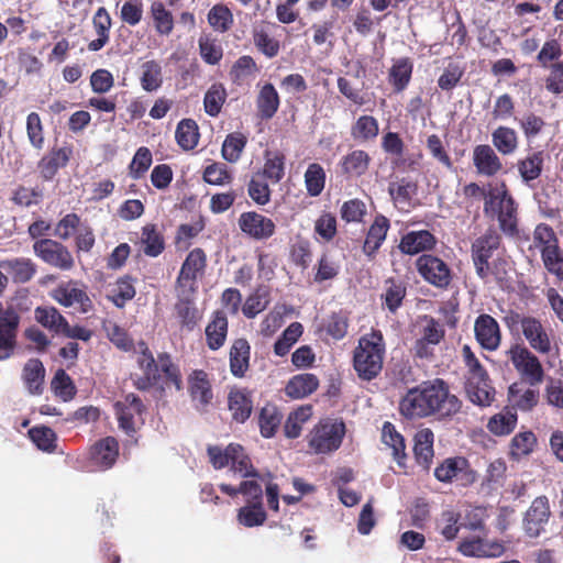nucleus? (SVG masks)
Segmentation results:
<instances>
[{"instance_id": "obj_38", "label": "nucleus", "mask_w": 563, "mask_h": 563, "mask_svg": "<svg viewBox=\"0 0 563 563\" xmlns=\"http://www.w3.org/2000/svg\"><path fill=\"white\" fill-rule=\"evenodd\" d=\"M92 24L98 37L89 42L88 49L91 52H98L109 42V33L112 25L111 16L104 7H100L96 11L92 18Z\"/></svg>"}, {"instance_id": "obj_51", "label": "nucleus", "mask_w": 563, "mask_h": 563, "mask_svg": "<svg viewBox=\"0 0 563 563\" xmlns=\"http://www.w3.org/2000/svg\"><path fill=\"white\" fill-rule=\"evenodd\" d=\"M140 84L143 90L153 92L163 85V69L157 60H147L141 65Z\"/></svg>"}, {"instance_id": "obj_30", "label": "nucleus", "mask_w": 563, "mask_h": 563, "mask_svg": "<svg viewBox=\"0 0 563 563\" xmlns=\"http://www.w3.org/2000/svg\"><path fill=\"white\" fill-rule=\"evenodd\" d=\"M286 157L280 151H265L264 165L255 172L256 175L265 180L276 185L282 181L285 176Z\"/></svg>"}, {"instance_id": "obj_31", "label": "nucleus", "mask_w": 563, "mask_h": 563, "mask_svg": "<svg viewBox=\"0 0 563 563\" xmlns=\"http://www.w3.org/2000/svg\"><path fill=\"white\" fill-rule=\"evenodd\" d=\"M260 433L265 439L273 438L283 421V413L278 407L272 402L265 404L256 415Z\"/></svg>"}, {"instance_id": "obj_6", "label": "nucleus", "mask_w": 563, "mask_h": 563, "mask_svg": "<svg viewBox=\"0 0 563 563\" xmlns=\"http://www.w3.org/2000/svg\"><path fill=\"white\" fill-rule=\"evenodd\" d=\"M533 242L539 249L545 269L559 280H563V250L553 228L539 223L533 230Z\"/></svg>"}, {"instance_id": "obj_52", "label": "nucleus", "mask_w": 563, "mask_h": 563, "mask_svg": "<svg viewBox=\"0 0 563 563\" xmlns=\"http://www.w3.org/2000/svg\"><path fill=\"white\" fill-rule=\"evenodd\" d=\"M269 289L266 286H258L245 300L242 311L249 318H255L264 311L269 303Z\"/></svg>"}, {"instance_id": "obj_56", "label": "nucleus", "mask_w": 563, "mask_h": 563, "mask_svg": "<svg viewBox=\"0 0 563 563\" xmlns=\"http://www.w3.org/2000/svg\"><path fill=\"white\" fill-rule=\"evenodd\" d=\"M236 519L240 525L246 528H253L262 526L266 519L267 515L263 507V503L257 504H247L241 507L238 511Z\"/></svg>"}, {"instance_id": "obj_14", "label": "nucleus", "mask_w": 563, "mask_h": 563, "mask_svg": "<svg viewBox=\"0 0 563 563\" xmlns=\"http://www.w3.org/2000/svg\"><path fill=\"white\" fill-rule=\"evenodd\" d=\"M434 477L441 483L461 481L463 485H471L476 479V473L472 470L468 460L464 456H453L443 460L434 468Z\"/></svg>"}, {"instance_id": "obj_10", "label": "nucleus", "mask_w": 563, "mask_h": 563, "mask_svg": "<svg viewBox=\"0 0 563 563\" xmlns=\"http://www.w3.org/2000/svg\"><path fill=\"white\" fill-rule=\"evenodd\" d=\"M34 254L45 264L60 271H70L75 266L71 252L62 242L41 239L33 244Z\"/></svg>"}, {"instance_id": "obj_33", "label": "nucleus", "mask_w": 563, "mask_h": 563, "mask_svg": "<svg viewBox=\"0 0 563 563\" xmlns=\"http://www.w3.org/2000/svg\"><path fill=\"white\" fill-rule=\"evenodd\" d=\"M205 332L207 345L210 350L217 351L222 347L228 335V318L225 313L221 310L214 311Z\"/></svg>"}, {"instance_id": "obj_7", "label": "nucleus", "mask_w": 563, "mask_h": 563, "mask_svg": "<svg viewBox=\"0 0 563 563\" xmlns=\"http://www.w3.org/2000/svg\"><path fill=\"white\" fill-rule=\"evenodd\" d=\"M345 430L342 420H320L307 435L308 446L316 454L336 451L342 444Z\"/></svg>"}, {"instance_id": "obj_23", "label": "nucleus", "mask_w": 563, "mask_h": 563, "mask_svg": "<svg viewBox=\"0 0 563 563\" xmlns=\"http://www.w3.org/2000/svg\"><path fill=\"white\" fill-rule=\"evenodd\" d=\"M472 161L477 174L485 177H494L504 168L500 157L488 144L476 145L473 150Z\"/></svg>"}, {"instance_id": "obj_12", "label": "nucleus", "mask_w": 563, "mask_h": 563, "mask_svg": "<svg viewBox=\"0 0 563 563\" xmlns=\"http://www.w3.org/2000/svg\"><path fill=\"white\" fill-rule=\"evenodd\" d=\"M500 245V236L495 230H487L472 244V260L476 274L485 279L490 274L489 258Z\"/></svg>"}, {"instance_id": "obj_13", "label": "nucleus", "mask_w": 563, "mask_h": 563, "mask_svg": "<svg viewBox=\"0 0 563 563\" xmlns=\"http://www.w3.org/2000/svg\"><path fill=\"white\" fill-rule=\"evenodd\" d=\"M238 225L243 234L255 241L269 240L277 229L272 218L255 210L242 212L238 219Z\"/></svg>"}, {"instance_id": "obj_35", "label": "nucleus", "mask_w": 563, "mask_h": 563, "mask_svg": "<svg viewBox=\"0 0 563 563\" xmlns=\"http://www.w3.org/2000/svg\"><path fill=\"white\" fill-rule=\"evenodd\" d=\"M319 387V378L312 373H302L292 376L286 387L285 393L292 399L305 398L314 393Z\"/></svg>"}, {"instance_id": "obj_17", "label": "nucleus", "mask_w": 563, "mask_h": 563, "mask_svg": "<svg viewBox=\"0 0 563 563\" xmlns=\"http://www.w3.org/2000/svg\"><path fill=\"white\" fill-rule=\"evenodd\" d=\"M474 335L483 350L497 351L501 344L503 333L497 320L488 314L481 313L474 321Z\"/></svg>"}, {"instance_id": "obj_47", "label": "nucleus", "mask_w": 563, "mask_h": 563, "mask_svg": "<svg viewBox=\"0 0 563 563\" xmlns=\"http://www.w3.org/2000/svg\"><path fill=\"white\" fill-rule=\"evenodd\" d=\"M492 143L501 155H511L518 148V134L512 128L500 125L493 131Z\"/></svg>"}, {"instance_id": "obj_4", "label": "nucleus", "mask_w": 563, "mask_h": 563, "mask_svg": "<svg viewBox=\"0 0 563 563\" xmlns=\"http://www.w3.org/2000/svg\"><path fill=\"white\" fill-rule=\"evenodd\" d=\"M386 342L380 330L372 329L371 332L362 335L352 356V366L358 379L362 382L376 379L384 368Z\"/></svg>"}, {"instance_id": "obj_1", "label": "nucleus", "mask_w": 563, "mask_h": 563, "mask_svg": "<svg viewBox=\"0 0 563 563\" xmlns=\"http://www.w3.org/2000/svg\"><path fill=\"white\" fill-rule=\"evenodd\" d=\"M462 408V399L439 377L409 388L398 407L399 413L408 420L434 418L438 421H451Z\"/></svg>"}, {"instance_id": "obj_49", "label": "nucleus", "mask_w": 563, "mask_h": 563, "mask_svg": "<svg viewBox=\"0 0 563 563\" xmlns=\"http://www.w3.org/2000/svg\"><path fill=\"white\" fill-rule=\"evenodd\" d=\"M537 443L538 440L533 431H520L510 441L509 456L519 461L521 457L530 455Z\"/></svg>"}, {"instance_id": "obj_58", "label": "nucleus", "mask_w": 563, "mask_h": 563, "mask_svg": "<svg viewBox=\"0 0 563 563\" xmlns=\"http://www.w3.org/2000/svg\"><path fill=\"white\" fill-rule=\"evenodd\" d=\"M247 195L251 200L257 206H266L272 200V189L269 184L264 178L255 173L251 176L247 185Z\"/></svg>"}, {"instance_id": "obj_26", "label": "nucleus", "mask_w": 563, "mask_h": 563, "mask_svg": "<svg viewBox=\"0 0 563 563\" xmlns=\"http://www.w3.org/2000/svg\"><path fill=\"white\" fill-rule=\"evenodd\" d=\"M547 153L543 150L532 151L523 158L518 159L516 166L521 180L532 187L533 183L543 173Z\"/></svg>"}, {"instance_id": "obj_44", "label": "nucleus", "mask_w": 563, "mask_h": 563, "mask_svg": "<svg viewBox=\"0 0 563 563\" xmlns=\"http://www.w3.org/2000/svg\"><path fill=\"white\" fill-rule=\"evenodd\" d=\"M412 70L413 64L409 57L395 60L388 74V81L395 92H401L407 88L411 80Z\"/></svg>"}, {"instance_id": "obj_3", "label": "nucleus", "mask_w": 563, "mask_h": 563, "mask_svg": "<svg viewBox=\"0 0 563 563\" xmlns=\"http://www.w3.org/2000/svg\"><path fill=\"white\" fill-rule=\"evenodd\" d=\"M503 322L510 334L522 335L528 347L540 355H549L556 346L555 333L547 320L509 309Z\"/></svg>"}, {"instance_id": "obj_32", "label": "nucleus", "mask_w": 563, "mask_h": 563, "mask_svg": "<svg viewBox=\"0 0 563 563\" xmlns=\"http://www.w3.org/2000/svg\"><path fill=\"white\" fill-rule=\"evenodd\" d=\"M0 268L4 269L15 284H25L36 274V264L25 257L1 261Z\"/></svg>"}, {"instance_id": "obj_43", "label": "nucleus", "mask_w": 563, "mask_h": 563, "mask_svg": "<svg viewBox=\"0 0 563 563\" xmlns=\"http://www.w3.org/2000/svg\"><path fill=\"white\" fill-rule=\"evenodd\" d=\"M34 318L43 328L55 334H60L64 327L67 325V319L53 306L35 308Z\"/></svg>"}, {"instance_id": "obj_5", "label": "nucleus", "mask_w": 563, "mask_h": 563, "mask_svg": "<svg viewBox=\"0 0 563 563\" xmlns=\"http://www.w3.org/2000/svg\"><path fill=\"white\" fill-rule=\"evenodd\" d=\"M136 364L142 375L133 378V386L141 391H148L164 379V383L173 385L176 390L183 389V377L179 366L174 363L167 352L158 353L157 358L147 355L144 358H136Z\"/></svg>"}, {"instance_id": "obj_62", "label": "nucleus", "mask_w": 563, "mask_h": 563, "mask_svg": "<svg viewBox=\"0 0 563 563\" xmlns=\"http://www.w3.org/2000/svg\"><path fill=\"white\" fill-rule=\"evenodd\" d=\"M253 42L255 47L267 58H274L279 54V41L271 36L264 29H255L253 31Z\"/></svg>"}, {"instance_id": "obj_63", "label": "nucleus", "mask_w": 563, "mask_h": 563, "mask_svg": "<svg viewBox=\"0 0 563 563\" xmlns=\"http://www.w3.org/2000/svg\"><path fill=\"white\" fill-rule=\"evenodd\" d=\"M29 437L37 449L45 452H54L56 449V433L48 427H33L29 430Z\"/></svg>"}, {"instance_id": "obj_2", "label": "nucleus", "mask_w": 563, "mask_h": 563, "mask_svg": "<svg viewBox=\"0 0 563 563\" xmlns=\"http://www.w3.org/2000/svg\"><path fill=\"white\" fill-rule=\"evenodd\" d=\"M462 191L467 205L484 199V214L497 219L505 234L515 235L518 232V205L505 184L501 189L495 188L486 192L477 183H470Z\"/></svg>"}, {"instance_id": "obj_9", "label": "nucleus", "mask_w": 563, "mask_h": 563, "mask_svg": "<svg viewBox=\"0 0 563 563\" xmlns=\"http://www.w3.org/2000/svg\"><path fill=\"white\" fill-rule=\"evenodd\" d=\"M416 269L420 277L440 290H448L454 274L449 264L433 254H422L416 260Z\"/></svg>"}, {"instance_id": "obj_39", "label": "nucleus", "mask_w": 563, "mask_h": 563, "mask_svg": "<svg viewBox=\"0 0 563 563\" xmlns=\"http://www.w3.org/2000/svg\"><path fill=\"white\" fill-rule=\"evenodd\" d=\"M140 244L143 253L148 257H157L165 250L164 235L154 223H147L142 228Z\"/></svg>"}, {"instance_id": "obj_25", "label": "nucleus", "mask_w": 563, "mask_h": 563, "mask_svg": "<svg viewBox=\"0 0 563 563\" xmlns=\"http://www.w3.org/2000/svg\"><path fill=\"white\" fill-rule=\"evenodd\" d=\"M437 242L434 234L428 230L409 231L401 236L398 249L402 254L417 255L432 251Z\"/></svg>"}, {"instance_id": "obj_55", "label": "nucleus", "mask_w": 563, "mask_h": 563, "mask_svg": "<svg viewBox=\"0 0 563 563\" xmlns=\"http://www.w3.org/2000/svg\"><path fill=\"white\" fill-rule=\"evenodd\" d=\"M247 144V137L241 132L228 134L223 141L221 154L229 163H236Z\"/></svg>"}, {"instance_id": "obj_46", "label": "nucleus", "mask_w": 563, "mask_h": 563, "mask_svg": "<svg viewBox=\"0 0 563 563\" xmlns=\"http://www.w3.org/2000/svg\"><path fill=\"white\" fill-rule=\"evenodd\" d=\"M175 139L181 150H194L198 145L200 139L197 122L194 119L180 120L176 126Z\"/></svg>"}, {"instance_id": "obj_42", "label": "nucleus", "mask_w": 563, "mask_h": 563, "mask_svg": "<svg viewBox=\"0 0 563 563\" xmlns=\"http://www.w3.org/2000/svg\"><path fill=\"white\" fill-rule=\"evenodd\" d=\"M45 377V368L38 358H30L22 373L23 382L32 395H40L43 393V383Z\"/></svg>"}, {"instance_id": "obj_54", "label": "nucleus", "mask_w": 563, "mask_h": 563, "mask_svg": "<svg viewBox=\"0 0 563 563\" xmlns=\"http://www.w3.org/2000/svg\"><path fill=\"white\" fill-rule=\"evenodd\" d=\"M209 25L219 33L228 32L234 22L233 14L228 5L223 3L214 4L207 14Z\"/></svg>"}, {"instance_id": "obj_57", "label": "nucleus", "mask_w": 563, "mask_h": 563, "mask_svg": "<svg viewBox=\"0 0 563 563\" xmlns=\"http://www.w3.org/2000/svg\"><path fill=\"white\" fill-rule=\"evenodd\" d=\"M227 90L222 84H212L203 98V108L208 115L217 117L227 100Z\"/></svg>"}, {"instance_id": "obj_15", "label": "nucleus", "mask_w": 563, "mask_h": 563, "mask_svg": "<svg viewBox=\"0 0 563 563\" xmlns=\"http://www.w3.org/2000/svg\"><path fill=\"white\" fill-rule=\"evenodd\" d=\"M52 298L63 307H73L78 305L81 313L89 312L93 305L89 298L86 286L77 280H68L59 284L52 291Z\"/></svg>"}, {"instance_id": "obj_19", "label": "nucleus", "mask_w": 563, "mask_h": 563, "mask_svg": "<svg viewBox=\"0 0 563 563\" xmlns=\"http://www.w3.org/2000/svg\"><path fill=\"white\" fill-rule=\"evenodd\" d=\"M73 154V145L52 146L37 163L41 178L45 181L53 180L58 170L68 165Z\"/></svg>"}, {"instance_id": "obj_28", "label": "nucleus", "mask_w": 563, "mask_h": 563, "mask_svg": "<svg viewBox=\"0 0 563 563\" xmlns=\"http://www.w3.org/2000/svg\"><path fill=\"white\" fill-rule=\"evenodd\" d=\"M251 345L246 339L240 338L233 341L229 358L230 371L234 377L242 378L250 367Z\"/></svg>"}, {"instance_id": "obj_20", "label": "nucleus", "mask_w": 563, "mask_h": 563, "mask_svg": "<svg viewBox=\"0 0 563 563\" xmlns=\"http://www.w3.org/2000/svg\"><path fill=\"white\" fill-rule=\"evenodd\" d=\"M207 266V255L200 247L191 250L179 271L176 285L180 288L194 289L199 276H201Z\"/></svg>"}, {"instance_id": "obj_22", "label": "nucleus", "mask_w": 563, "mask_h": 563, "mask_svg": "<svg viewBox=\"0 0 563 563\" xmlns=\"http://www.w3.org/2000/svg\"><path fill=\"white\" fill-rule=\"evenodd\" d=\"M390 229V221L384 214H376L369 228L366 231L365 240L362 246L363 253L368 260H374L378 250L384 244L387 233Z\"/></svg>"}, {"instance_id": "obj_36", "label": "nucleus", "mask_w": 563, "mask_h": 563, "mask_svg": "<svg viewBox=\"0 0 563 563\" xmlns=\"http://www.w3.org/2000/svg\"><path fill=\"white\" fill-rule=\"evenodd\" d=\"M279 104L280 98L274 85L265 84L256 97L257 115L262 120H269L277 113Z\"/></svg>"}, {"instance_id": "obj_64", "label": "nucleus", "mask_w": 563, "mask_h": 563, "mask_svg": "<svg viewBox=\"0 0 563 563\" xmlns=\"http://www.w3.org/2000/svg\"><path fill=\"white\" fill-rule=\"evenodd\" d=\"M386 284L387 287L383 295L384 305L390 312H396L406 297V286L394 279H388Z\"/></svg>"}, {"instance_id": "obj_16", "label": "nucleus", "mask_w": 563, "mask_h": 563, "mask_svg": "<svg viewBox=\"0 0 563 563\" xmlns=\"http://www.w3.org/2000/svg\"><path fill=\"white\" fill-rule=\"evenodd\" d=\"M551 517L549 498L545 495L534 498L523 517V529L528 537L538 538L545 531Z\"/></svg>"}, {"instance_id": "obj_18", "label": "nucleus", "mask_w": 563, "mask_h": 563, "mask_svg": "<svg viewBox=\"0 0 563 563\" xmlns=\"http://www.w3.org/2000/svg\"><path fill=\"white\" fill-rule=\"evenodd\" d=\"M188 393L195 408L200 411H207L213 399L212 385L209 374L203 369H194L187 378Z\"/></svg>"}, {"instance_id": "obj_40", "label": "nucleus", "mask_w": 563, "mask_h": 563, "mask_svg": "<svg viewBox=\"0 0 563 563\" xmlns=\"http://www.w3.org/2000/svg\"><path fill=\"white\" fill-rule=\"evenodd\" d=\"M371 163V156L364 150H353L344 155L340 161V167L344 175L349 177H360L364 175Z\"/></svg>"}, {"instance_id": "obj_21", "label": "nucleus", "mask_w": 563, "mask_h": 563, "mask_svg": "<svg viewBox=\"0 0 563 563\" xmlns=\"http://www.w3.org/2000/svg\"><path fill=\"white\" fill-rule=\"evenodd\" d=\"M114 411L118 418L119 427L128 434L135 432V416H142L145 412V406L142 399L131 393L125 395L123 400L117 401Z\"/></svg>"}, {"instance_id": "obj_48", "label": "nucleus", "mask_w": 563, "mask_h": 563, "mask_svg": "<svg viewBox=\"0 0 563 563\" xmlns=\"http://www.w3.org/2000/svg\"><path fill=\"white\" fill-rule=\"evenodd\" d=\"M459 550L465 556H498L504 552V547L498 542L488 545L478 538L462 541Z\"/></svg>"}, {"instance_id": "obj_29", "label": "nucleus", "mask_w": 563, "mask_h": 563, "mask_svg": "<svg viewBox=\"0 0 563 563\" xmlns=\"http://www.w3.org/2000/svg\"><path fill=\"white\" fill-rule=\"evenodd\" d=\"M434 434L429 428L419 430L415 435L413 454L417 463L423 470L429 471L433 461Z\"/></svg>"}, {"instance_id": "obj_53", "label": "nucleus", "mask_w": 563, "mask_h": 563, "mask_svg": "<svg viewBox=\"0 0 563 563\" xmlns=\"http://www.w3.org/2000/svg\"><path fill=\"white\" fill-rule=\"evenodd\" d=\"M199 54L208 65H218L223 57V48L219 41L210 34H202L198 40Z\"/></svg>"}, {"instance_id": "obj_45", "label": "nucleus", "mask_w": 563, "mask_h": 563, "mask_svg": "<svg viewBox=\"0 0 563 563\" xmlns=\"http://www.w3.org/2000/svg\"><path fill=\"white\" fill-rule=\"evenodd\" d=\"M229 410L233 420L244 423L251 416L253 401L245 390H232L228 397Z\"/></svg>"}, {"instance_id": "obj_11", "label": "nucleus", "mask_w": 563, "mask_h": 563, "mask_svg": "<svg viewBox=\"0 0 563 563\" xmlns=\"http://www.w3.org/2000/svg\"><path fill=\"white\" fill-rule=\"evenodd\" d=\"M20 321L21 317L13 307L4 309L0 302V362L15 354Z\"/></svg>"}, {"instance_id": "obj_34", "label": "nucleus", "mask_w": 563, "mask_h": 563, "mask_svg": "<svg viewBox=\"0 0 563 563\" xmlns=\"http://www.w3.org/2000/svg\"><path fill=\"white\" fill-rule=\"evenodd\" d=\"M539 391L532 388H525L520 383H514L508 388V398L512 410L530 411L539 401Z\"/></svg>"}, {"instance_id": "obj_60", "label": "nucleus", "mask_w": 563, "mask_h": 563, "mask_svg": "<svg viewBox=\"0 0 563 563\" xmlns=\"http://www.w3.org/2000/svg\"><path fill=\"white\" fill-rule=\"evenodd\" d=\"M151 15L157 33L169 35L174 29V18L170 11L165 8L161 1H154L151 4Z\"/></svg>"}, {"instance_id": "obj_61", "label": "nucleus", "mask_w": 563, "mask_h": 563, "mask_svg": "<svg viewBox=\"0 0 563 563\" xmlns=\"http://www.w3.org/2000/svg\"><path fill=\"white\" fill-rule=\"evenodd\" d=\"M305 185L309 196L317 197L324 189L325 172L318 163H311L305 173Z\"/></svg>"}, {"instance_id": "obj_41", "label": "nucleus", "mask_w": 563, "mask_h": 563, "mask_svg": "<svg viewBox=\"0 0 563 563\" xmlns=\"http://www.w3.org/2000/svg\"><path fill=\"white\" fill-rule=\"evenodd\" d=\"M518 422V415L509 407L504 408L500 412L492 416L486 424L487 430L496 437H505L510 434Z\"/></svg>"}, {"instance_id": "obj_50", "label": "nucleus", "mask_w": 563, "mask_h": 563, "mask_svg": "<svg viewBox=\"0 0 563 563\" xmlns=\"http://www.w3.org/2000/svg\"><path fill=\"white\" fill-rule=\"evenodd\" d=\"M379 124L375 117L363 114L351 126V136L358 142H368L377 137Z\"/></svg>"}, {"instance_id": "obj_27", "label": "nucleus", "mask_w": 563, "mask_h": 563, "mask_svg": "<svg viewBox=\"0 0 563 563\" xmlns=\"http://www.w3.org/2000/svg\"><path fill=\"white\" fill-rule=\"evenodd\" d=\"M119 456V442L113 437L97 441L90 449V459L101 470L112 467Z\"/></svg>"}, {"instance_id": "obj_37", "label": "nucleus", "mask_w": 563, "mask_h": 563, "mask_svg": "<svg viewBox=\"0 0 563 563\" xmlns=\"http://www.w3.org/2000/svg\"><path fill=\"white\" fill-rule=\"evenodd\" d=\"M382 440L393 451V457L400 467H405L407 453L404 437L396 430V427L385 421L382 428Z\"/></svg>"}, {"instance_id": "obj_59", "label": "nucleus", "mask_w": 563, "mask_h": 563, "mask_svg": "<svg viewBox=\"0 0 563 563\" xmlns=\"http://www.w3.org/2000/svg\"><path fill=\"white\" fill-rule=\"evenodd\" d=\"M303 327L299 322L290 323L277 339L274 344V353L278 356H285L289 353L294 344L302 335Z\"/></svg>"}, {"instance_id": "obj_24", "label": "nucleus", "mask_w": 563, "mask_h": 563, "mask_svg": "<svg viewBox=\"0 0 563 563\" xmlns=\"http://www.w3.org/2000/svg\"><path fill=\"white\" fill-rule=\"evenodd\" d=\"M465 391L470 401L479 407H488L495 400L496 390L488 374L466 377Z\"/></svg>"}, {"instance_id": "obj_8", "label": "nucleus", "mask_w": 563, "mask_h": 563, "mask_svg": "<svg viewBox=\"0 0 563 563\" xmlns=\"http://www.w3.org/2000/svg\"><path fill=\"white\" fill-rule=\"evenodd\" d=\"M518 374L530 385L536 386L543 382L544 369L537 353L522 343L512 344L506 352Z\"/></svg>"}]
</instances>
